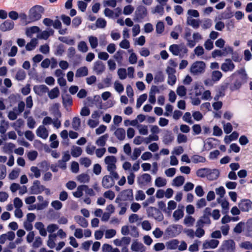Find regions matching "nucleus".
I'll return each mask as SVG.
<instances>
[{
    "label": "nucleus",
    "mask_w": 252,
    "mask_h": 252,
    "mask_svg": "<svg viewBox=\"0 0 252 252\" xmlns=\"http://www.w3.org/2000/svg\"><path fill=\"white\" fill-rule=\"evenodd\" d=\"M231 78L234 80V82L229 87L232 92L239 90L242 85L247 82L248 77L244 68H242L232 74Z\"/></svg>",
    "instance_id": "f257e3e1"
},
{
    "label": "nucleus",
    "mask_w": 252,
    "mask_h": 252,
    "mask_svg": "<svg viewBox=\"0 0 252 252\" xmlns=\"http://www.w3.org/2000/svg\"><path fill=\"white\" fill-rule=\"evenodd\" d=\"M133 199V191L132 189H125L121 191L117 197L115 202L118 203V206L121 207L122 205H126V203L121 202L122 201L132 200Z\"/></svg>",
    "instance_id": "f03ea898"
},
{
    "label": "nucleus",
    "mask_w": 252,
    "mask_h": 252,
    "mask_svg": "<svg viewBox=\"0 0 252 252\" xmlns=\"http://www.w3.org/2000/svg\"><path fill=\"white\" fill-rule=\"evenodd\" d=\"M169 50L174 56H179L180 58H183L184 55L188 52V48L184 43L181 44H172L170 46Z\"/></svg>",
    "instance_id": "7ed1b4c3"
},
{
    "label": "nucleus",
    "mask_w": 252,
    "mask_h": 252,
    "mask_svg": "<svg viewBox=\"0 0 252 252\" xmlns=\"http://www.w3.org/2000/svg\"><path fill=\"white\" fill-rule=\"evenodd\" d=\"M148 15L147 8L143 5H139L135 11L133 20L136 22L141 23L148 17Z\"/></svg>",
    "instance_id": "20e7f679"
},
{
    "label": "nucleus",
    "mask_w": 252,
    "mask_h": 252,
    "mask_svg": "<svg viewBox=\"0 0 252 252\" xmlns=\"http://www.w3.org/2000/svg\"><path fill=\"white\" fill-rule=\"evenodd\" d=\"M44 8L42 6L36 5L32 7L30 10L29 18L31 21H36L41 17V13L43 12Z\"/></svg>",
    "instance_id": "39448f33"
},
{
    "label": "nucleus",
    "mask_w": 252,
    "mask_h": 252,
    "mask_svg": "<svg viewBox=\"0 0 252 252\" xmlns=\"http://www.w3.org/2000/svg\"><path fill=\"white\" fill-rule=\"evenodd\" d=\"M146 211L149 217H152L158 221H161L164 219L162 212L156 207H149L147 208Z\"/></svg>",
    "instance_id": "423d86ee"
},
{
    "label": "nucleus",
    "mask_w": 252,
    "mask_h": 252,
    "mask_svg": "<svg viewBox=\"0 0 252 252\" xmlns=\"http://www.w3.org/2000/svg\"><path fill=\"white\" fill-rule=\"evenodd\" d=\"M205 63L204 62L197 61L191 65V71L195 74L203 73L205 71Z\"/></svg>",
    "instance_id": "0eeeda50"
},
{
    "label": "nucleus",
    "mask_w": 252,
    "mask_h": 252,
    "mask_svg": "<svg viewBox=\"0 0 252 252\" xmlns=\"http://www.w3.org/2000/svg\"><path fill=\"white\" fill-rule=\"evenodd\" d=\"M182 226L181 225H174L172 226L168 227L166 229V233L168 236L174 237L181 232Z\"/></svg>",
    "instance_id": "6e6552de"
},
{
    "label": "nucleus",
    "mask_w": 252,
    "mask_h": 252,
    "mask_svg": "<svg viewBox=\"0 0 252 252\" xmlns=\"http://www.w3.org/2000/svg\"><path fill=\"white\" fill-rule=\"evenodd\" d=\"M45 187L40 185V182L38 180H35L33 182V185L31 187V193L33 194H38L41 193L44 189Z\"/></svg>",
    "instance_id": "1a4fd4ad"
},
{
    "label": "nucleus",
    "mask_w": 252,
    "mask_h": 252,
    "mask_svg": "<svg viewBox=\"0 0 252 252\" xmlns=\"http://www.w3.org/2000/svg\"><path fill=\"white\" fill-rule=\"evenodd\" d=\"M238 207L242 212H248L252 209V201L250 199H242L239 203Z\"/></svg>",
    "instance_id": "9d476101"
},
{
    "label": "nucleus",
    "mask_w": 252,
    "mask_h": 252,
    "mask_svg": "<svg viewBox=\"0 0 252 252\" xmlns=\"http://www.w3.org/2000/svg\"><path fill=\"white\" fill-rule=\"evenodd\" d=\"M115 184L114 180L110 175L104 176L102 180V185L105 189H109Z\"/></svg>",
    "instance_id": "9b49d317"
},
{
    "label": "nucleus",
    "mask_w": 252,
    "mask_h": 252,
    "mask_svg": "<svg viewBox=\"0 0 252 252\" xmlns=\"http://www.w3.org/2000/svg\"><path fill=\"white\" fill-rule=\"evenodd\" d=\"M235 68V65L230 59H226L225 62L222 63L221 65V69L226 72L229 71H232Z\"/></svg>",
    "instance_id": "f8f14e48"
},
{
    "label": "nucleus",
    "mask_w": 252,
    "mask_h": 252,
    "mask_svg": "<svg viewBox=\"0 0 252 252\" xmlns=\"http://www.w3.org/2000/svg\"><path fill=\"white\" fill-rule=\"evenodd\" d=\"M151 180V175L148 173H144L140 177H138L137 183L141 187L142 186H145L146 183H150Z\"/></svg>",
    "instance_id": "ddd939ff"
},
{
    "label": "nucleus",
    "mask_w": 252,
    "mask_h": 252,
    "mask_svg": "<svg viewBox=\"0 0 252 252\" xmlns=\"http://www.w3.org/2000/svg\"><path fill=\"white\" fill-rule=\"evenodd\" d=\"M14 26V23L13 21L7 20L0 25V30L2 32L10 31L13 29Z\"/></svg>",
    "instance_id": "4468645a"
},
{
    "label": "nucleus",
    "mask_w": 252,
    "mask_h": 252,
    "mask_svg": "<svg viewBox=\"0 0 252 252\" xmlns=\"http://www.w3.org/2000/svg\"><path fill=\"white\" fill-rule=\"evenodd\" d=\"M34 93L40 96L49 92V88L45 85H36L33 87Z\"/></svg>",
    "instance_id": "2eb2a0df"
},
{
    "label": "nucleus",
    "mask_w": 252,
    "mask_h": 252,
    "mask_svg": "<svg viewBox=\"0 0 252 252\" xmlns=\"http://www.w3.org/2000/svg\"><path fill=\"white\" fill-rule=\"evenodd\" d=\"M220 171L217 169H208L207 178L210 181L217 180L220 176Z\"/></svg>",
    "instance_id": "dca6fc26"
},
{
    "label": "nucleus",
    "mask_w": 252,
    "mask_h": 252,
    "mask_svg": "<svg viewBox=\"0 0 252 252\" xmlns=\"http://www.w3.org/2000/svg\"><path fill=\"white\" fill-rule=\"evenodd\" d=\"M219 244V241L217 240L212 239L209 241H206L203 244V248L207 249L209 248L215 249L217 248Z\"/></svg>",
    "instance_id": "f3484780"
},
{
    "label": "nucleus",
    "mask_w": 252,
    "mask_h": 252,
    "mask_svg": "<svg viewBox=\"0 0 252 252\" xmlns=\"http://www.w3.org/2000/svg\"><path fill=\"white\" fill-rule=\"evenodd\" d=\"M211 221L210 219V217L203 215L197 221V226L199 227H203L204 224L210 225Z\"/></svg>",
    "instance_id": "a211bd4d"
},
{
    "label": "nucleus",
    "mask_w": 252,
    "mask_h": 252,
    "mask_svg": "<svg viewBox=\"0 0 252 252\" xmlns=\"http://www.w3.org/2000/svg\"><path fill=\"white\" fill-rule=\"evenodd\" d=\"M174 139V135L171 131L166 130L163 137V142L168 145L171 143Z\"/></svg>",
    "instance_id": "6ab92c4d"
},
{
    "label": "nucleus",
    "mask_w": 252,
    "mask_h": 252,
    "mask_svg": "<svg viewBox=\"0 0 252 252\" xmlns=\"http://www.w3.org/2000/svg\"><path fill=\"white\" fill-rule=\"evenodd\" d=\"M36 134L38 137L46 139L48 136L46 128L43 126H39L36 129Z\"/></svg>",
    "instance_id": "aec40b11"
},
{
    "label": "nucleus",
    "mask_w": 252,
    "mask_h": 252,
    "mask_svg": "<svg viewBox=\"0 0 252 252\" xmlns=\"http://www.w3.org/2000/svg\"><path fill=\"white\" fill-rule=\"evenodd\" d=\"M131 249L134 252H144L145 251V248L144 246L141 243L137 241H134L131 246Z\"/></svg>",
    "instance_id": "412c9836"
},
{
    "label": "nucleus",
    "mask_w": 252,
    "mask_h": 252,
    "mask_svg": "<svg viewBox=\"0 0 252 252\" xmlns=\"http://www.w3.org/2000/svg\"><path fill=\"white\" fill-rule=\"evenodd\" d=\"M94 68L97 74H100L104 71L105 66L101 61H98L94 63Z\"/></svg>",
    "instance_id": "4be33fe9"
},
{
    "label": "nucleus",
    "mask_w": 252,
    "mask_h": 252,
    "mask_svg": "<svg viewBox=\"0 0 252 252\" xmlns=\"http://www.w3.org/2000/svg\"><path fill=\"white\" fill-rule=\"evenodd\" d=\"M114 135L118 140L122 141L126 138V131L123 128H117L114 132Z\"/></svg>",
    "instance_id": "5701e85b"
},
{
    "label": "nucleus",
    "mask_w": 252,
    "mask_h": 252,
    "mask_svg": "<svg viewBox=\"0 0 252 252\" xmlns=\"http://www.w3.org/2000/svg\"><path fill=\"white\" fill-rule=\"evenodd\" d=\"M88 74V69L86 66H82L78 68L75 73L76 77L86 76Z\"/></svg>",
    "instance_id": "b1692460"
},
{
    "label": "nucleus",
    "mask_w": 252,
    "mask_h": 252,
    "mask_svg": "<svg viewBox=\"0 0 252 252\" xmlns=\"http://www.w3.org/2000/svg\"><path fill=\"white\" fill-rule=\"evenodd\" d=\"M109 137V135L106 133L99 137L96 141L95 144L99 146L103 147L106 144V142Z\"/></svg>",
    "instance_id": "393cba45"
},
{
    "label": "nucleus",
    "mask_w": 252,
    "mask_h": 252,
    "mask_svg": "<svg viewBox=\"0 0 252 252\" xmlns=\"http://www.w3.org/2000/svg\"><path fill=\"white\" fill-rule=\"evenodd\" d=\"M75 220L77 223H78L81 226L84 228L87 227L88 225V222L87 220L82 216H75Z\"/></svg>",
    "instance_id": "a878e982"
},
{
    "label": "nucleus",
    "mask_w": 252,
    "mask_h": 252,
    "mask_svg": "<svg viewBox=\"0 0 252 252\" xmlns=\"http://www.w3.org/2000/svg\"><path fill=\"white\" fill-rule=\"evenodd\" d=\"M179 242L177 239L171 240L166 243V246L168 249L175 250L177 248Z\"/></svg>",
    "instance_id": "bb28decb"
},
{
    "label": "nucleus",
    "mask_w": 252,
    "mask_h": 252,
    "mask_svg": "<svg viewBox=\"0 0 252 252\" xmlns=\"http://www.w3.org/2000/svg\"><path fill=\"white\" fill-rule=\"evenodd\" d=\"M37 40L36 38H32L31 41L26 45V49L27 51H32L35 48L37 44Z\"/></svg>",
    "instance_id": "cd10ccee"
},
{
    "label": "nucleus",
    "mask_w": 252,
    "mask_h": 252,
    "mask_svg": "<svg viewBox=\"0 0 252 252\" xmlns=\"http://www.w3.org/2000/svg\"><path fill=\"white\" fill-rule=\"evenodd\" d=\"M82 153L81 148L78 146H73V149L71 150V154L72 157L77 158L79 157Z\"/></svg>",
    "instance_id": "c85d7f7f"
},
{
    "label": "nucleus",
    "mask_w": 252,
    "mask_h": 252,
    "mask_svg": "<svg viewBox=\"0 0 252 252\" xmlns=\"http://www.w3.org/2000/svg\"><path fill=\"white\" fill-rule=\"evenodd\" d=\"M60 94V91L58 87H55L51 90L48 93L49 97L50 99H54L58 97Z\"/></svg>",
    "instance_id": "c756f323"
},
{
    "label": "nucleus",
    "mask_w": 252,
    "mask_h": 252,
    "mask_svg": "<svg viewBox=\"0 0 252 252\" xmlns=\"http://www.w3.org/2000/svg\"><path fill=\"white\" fill-rule=\"evenodd\" d=\"M56 237L57 235L56 234H50L49 235V239L47 241V245L50 248L53 249L55 247V243L54 242V240Z\"/></svg>",
    "instance_id": "7c9ffc66"
},
{
    "label": "nucleus",
    "mask_w": 252,
    "mask_h": 252,
    "mask_svg": "<svg viewBox=\"0 0 252 252\" xmlns=\"http://www.w3.org/2000/svg\"><path fill=\"white\" fill-rule=\"evenodd\" d=\"M87 188V185H81L77 187L76 191L74 192L73 194L74 196L77 198H79L83 195V191L84 190V188Z\"/></svg>",
    "instance_id": "2f4dec72"
},
{
    "label": "nucleus",
    "mask_w": 252,
    "mask_h": 252,
    "mask_svg": "<svg viewBox=\"0 0 252 252\" xmlns=\"http://www.w3.org/2000/svg\"><path fill=\"white\" fill-rule=\"evenodd\" d=\"M192 161L194 163H197L199 162H205L206 161V158L204 157L194 155L191 157Z\"/></svg>",
    "instance_id": "473e14b6"
},
{
    "label": "nucleus",
    "mask_w": 252,
    "mask_h": 252,
    "mask_svg": "<svg viewBox=\"0 0 252 252\" xmlns=\"http://www.w3.org/2000/svg\"><path fill=\"white\" fill-rule=\"evenodd\" d=\"M173 185L177 187H180L183 185L185 182V178L182 176L176 177L173 180Z\"/></svg>",
    "instance_id": "72a5a7b5"
},
{
    "label": "nucleus",
    "mask_w": 252,
    "mask_h": 252,
    "mask_svg": "<svg viewBox=\"0 0 252 252\" xmlns=\"http://www.w3.org/2000/svg\"><path fill=\"white\" fill-rule=\"evenodd\" d=\"M208 168H202L196 171L197 176L200 178L207 177L208 173Z\"/></svg>",
    "instance_id": "f704fd0d"
},
{
    "label": "nucleus",
    "mask_w": 252,
    "mask_h": 252,
    "mask_svg": "<svg viewBox=\"0 0 252 252\" xmlns=\"http://www.w3.org/2000/svg\"><path fill=\"white\" fill-rule=\"evenodd\" d=\"M164 80V75L161 71H158L155 76L154 82L156 84L163 82Z\"/></svg>",
    "instance_id": "c9c22d12"
},
{
    "label": "nucleus",
    "mask_w": 252,
    "mask_h": 252,
    "mask_svg": "<svg viewBox=\"0 0 252 252\" xmlns=\"http://www.w3.org/2000/svg\"><path fill=\"white\" fill-rule=\"evenodd\" d=\"M63 103L64 105L68 104L69 106H71L73 103L72 97L69 94L63 96Z\"/></svg>",
    "instance_id": "e433bc0d"
},
{
    "label": "nucleus",
    "mask_w": 252,
    "mask_h": 252,
    "mask_svg": "<svg viewBox=\"0 0 252 252\" xmlns=\"http://www.w3.org/2000/svg\"><path fill=\"white\" fill-rule=\"evenodd\" d=\"M72 127L75 130L79 129L81 126V121L80 118L77 117H75L73 118L72 123Z\"/></svg>",
    "instance_id": "4c0bfd02"
},
{
    "label": "nucleus",
    "mask_w": 252,
    "mask_h": 252,
    "mask_svg": "<svg viewBox=\"0 0 252 252\" xmlns=\"http://www.w3.org/2000/svg\"><path fill=\"white\" fill-rule=\"evenodd\" d=\"M221 72L218 70H215L212 72V79L214 81H218L222 77Z\"/></svg>",
    "instance_id": "58836bf2"
},
{
    "label": "nucleus",
    "mask_w": 252,
    "mask_h": 252,
    "mask_svg": "<svg viewBox=\"0 0 252 252\" xmlns=\"http://www.w3.org/2000/svg\"><path fill=\"white\" fill-rule=\"evenodd\" d=\"M147 98V95L146 94H141L139 98L137 99L136 107L139 108L141 107L143 103L146 101Z\"/></svg>",
    "instance_id": "ea45409f"
},
{
    "label": "nucleus",
    "mask_w": 252,
    "mask_h": 252,
    "mask_svg": "<svg viewBox=\"0 0 252 252\" xmlns=\"http://www.w3.org/2000/svg\"><path fill=\"white\" fill-rule=\"evenodd\" d=\"M89 41L90 42L91 47L93 49L95 48L98 45V40L97 38L93 36H90L89 37Z\"/></svg>",
    "instance_id": "a19ab883"
},
{
    "label": "nucleus",
    "mask_w": 252,
    "mask_h": 252,
    "mask_svg": "<svg viewBox=\"0 0 252 252\" xmlns=\"http://www.w3.org/2000/svg\"><path fill=\"white\" fill-rule=\"evenodd\" d=\"M8 126V122H6L5 120H1L0 125V133L4 134L6 131L7 128Z\"/></svg>",
    "instance_id": "79ce46f5"
},
{
    "label": "nucleus",
    "mask_w": 252,
    "mask_h": 252,
    "mask_svg": "<svg viewBox=\"0 0 252 252\" xmlns=\"http://www.w3.org/2000/svg\"><path fill=\"white\" fill-rule=\"evenodd\" d=\"M187 23L195 29H198L199 27V21L194 19H188Z\"/></svg>",
    "instance_id": "37998d69"
},
{
    "label": "nucleus",
    "mask_w": 252,
    "mask_h": 252,
    "mask_svg": "<svg viewBox=\"0 0 252 252\" xmlns=\"http://www.w3.org/2000/svg\"><path fill=\"white\" fill-rule=\"evenodd\" d=\"M173 216L175 220H178L184 216V212L181 209H178L174 211L173 214Z\"/></svg>",
    "instance_id": "c03bdc74"
},
{
    "label": "nucleus",
    "mask_w": 252,
    "mask_h": 252,
    "mask_svg": "<svg viewBox=\"0 0 252 252\" xmlns=\"http://www.w3.org/2000/svg\"><path fill=\"white\" fill-rule=\"evenodd\" d=\"M225 246L227 250L234 251L235 248V243L232 239H229L225 241Z\"/></svg>",
    "instance_id": "a18cd8bd"
},
{
    "label": "nucleus",
    "mask_w": 252,
    "mask_h": 252,
    "mask_svg": "<svg viewBox=\"0 0 252 252\" xmlns=\"http://www.w3.org/2000/svg\"><path fill=\"white\" fill-rule=\"evenodd\" d=\"M166 181L165 179L161 177H158L155 180V185L158 187H162L165 186Z\"/></svg>",
    "instance_id": "49530a36"
},
{
    "label": "nucleus",
    "mask_w": 252,
    "mask_h": 252,
    "mask_svg": "<svg viewBox=\"0 0 252 252\" xmlns=\"http://www.w3.org/2000/svg\"><path fill=\"white\" fill-rule=\"evenodd\" d=\"M177 94L181 97L184 96L187 94V89L184 86H180L177 89Z\"/></svg>",
    "instance_id": "de8ad7c7"
},
{
    "label": "nucleus",
    "mask_w": 252,
    "mask_h": 252,
    "mask_svg": "<svg viewBox=\"0 0 252 252\" xmlns=\"http://www.w3.org/2000/svg\"><path fill=\"white\" fill-rule=\"evenodd\" d=\"M106 24V20L101 18H98L95 23L96 27L98 28H104Z\"/></svg>",
    "instance_id": "09e8293b"
},
{
    "label": "nucleus",
    "mask_w": 252,
    "mask_h": 252,
    "mask_svg": "<svg viewBox=\"0 0 252 252\" xmlns=\"http://www.w3.org/2000/svg\"><path fill=\"white\" fill-rule=\"evenodd\" d=\"M228 85L229 83H224V84L221 85L219 89L218 94H219V95H221V96H224L225 92L226 90V89L228 88Z\"/></svg>",
    "instance_id": "8fccbe9b"
},
{
    "label": "nucleus",
    "mask_w": 252,
    "mask_h": 252,
    "mask_svg": "<svg viewBox=\"0 0 252 252\" xmlns=\"http://www.w3.org/2000/svg\"><path fill=\"white\" fill-rule=\"evenodd\" d=\"M26 77V74L24 70L22 69L19 70L16 74V78L18 80L22 81L25 79Z\"/></svg>",
    "instance_id": "3c124183"
},
{
    "label": "nucleus",
    "mask_w": 252,
    "mask_h": 252,
    "mask_svg": "<svg viewBox=\"0 0 252 252\" xmlns=\"http://www.w3.org/2000/svg\"><path fill=\"white\" fill-rule=\"evenodd\" d=\"M90 179V176L87 174H82L78 177V180L81 183H88L89 182Z\"/></svg>",
    "instance_id": "603ef678"
},
{
    "label": "nucleus",
    "mask_w": 252,
    "mask_h": 252,
    "mask_svg": "<svg viewBox=\"0 0 252 252\" xmlns=\"http://www.w3.org/2000/svg\"><path fill=\"white\" fill-rule=\"evenodd\" d=\"M233 16V13L230 11H225L221 13L220 14V19H228L232 18Z\"/></svg>",
    "instance_id": "864d4df0"
},
{
    "label": "nucleus",
    "mask_w": 252,
    "mask_h": 252,
    "mask_svg": "<svg viewBox=\"0 0 252 252\" xmlns=\"http://www.w3.org/2000/svg\"><path fill=\"white\" fill-rule=\"evenodd\" d=\"M78 48L80 51L83 53L86 52L88 50V48L86 42L83 41H80L79 43Z\"/></svg>",
    "instance_id": "5fc2aeb1"
},
{
    "label": "nucleus",
    "mask_w": 252,
    "mask_h": 252,
    "mask_svg": "<svg viewBox=\"0 0 252 252\" xmlns=\"http://www.w3.org/2000/svg\"><path fill=\"white\" fill-rule=\"evenodd\" d=\"M82 23V18L80 16H76L74 17L72 22V25L73 27L75 28H78Z\"/></svg>",
    "instance_id": "6e6d98bb"
},
{
    "label": "nucleus",
    "mask_w": 252,
    "mask_h": 252,
    "mask_svg": "<svg viewBox=\"0 0 252 252\" xmlns=\"http://www.w3.org/2000/svg\"><path fill=\"white\" fill-rule=\"evenodd\" d=\"M6 175V167L4 164H0V180L4 179Z\"/></svg>",
    "instance_id": "4d7b16f0"
},
{
    "label": "nucleus",
    "mask_w": 252,
    "mask_h": 252,
    "mask_svg": "<svg viewBox=\"0 0 252 252\" xmlns=\"http://www.w3.org/2000/svg\"><path fill=\"white\" fill-rule=\"evenodd\" d=\"M164 30V25L163 22L159 21L156 25V32L158 33H161Z\"/></svg>",
    "instance_id": "13d9d810"
},
{
    "label": "nucleus",
    "mask_w": 252,
    "mask_h": 252,
    "mask_svg": "<svg viewBox=\"0 0 252 252\" xmlns=\"http://www.w3.org/2000/svg\"><path fill=\"white\" fill-rule=\"evenodd\" d=\"M133 10V7L131 5H128L124 7L123 13L126 15H128L131 14Z\"/></svg>",
    "instance_id": "bf43d9fd"
},
{
    "label": "nucleus",
    "mask_w": 252,
    "mask_h": 252,
    "mask_svg": "<svg viewBox=\"0 0 252 252\" xmlns=\"http://www.w3.org/2000/svg\"><path fill=\"white\" fill-rule=\"evenodd\" d=\"M64 52V47L62 44L59 45L56 48L55 54L58 56H62Z\"/></svg>",
    "instance_id": "052dcab7"
},
{
    "label": "nucleus",
    "mask_w": 252,
    "mask_h": 252,
    "mask_svg": "<svg viewBox=\"0 0 252 252\" xmlns=\"http://www.w3.org/2000/svg\"><path fill=\"white\" fill-rule=\"evenodd\" d=\"M15 147V144L12 143H8L6 144L3 147L4 151L5 152H9L12 153L13 149Z\"/></svg>",
    "instance_id": "680f3d73"
},
{
    "label": "nucleus",
    "mask_w": 252,
    "mask_h": 252,
    "mask_svg": "<svg viewBox=\"0 0 252 252\" xmlns=\"http://www.w3.org/2000/svg\"><path fill=\"white\" fill-rule=\"evenodd\" d=\"M104 161L106 164H109L116 163L117 159L114 156H108L105 157Z\"/></svg>",
    "instance_id": "e2e57ef3"
},
{
    "label": "nucleus",
    "mask_w": 252,
    "mask_h": 252,
    "mask_svg": "<svg viewBox=\"0 0 252 252\" xmlns=\"http://www.w3.org/2000/svg\"><path fill=\"white\" fill-rule=\"evenodd\" d=\"M54 106L56 107V108L54 109L53 111V114L56 118V119H59L62 116V114L59 109V104L55 103Z\"/></svg>",
    "instance_id": "0e129e2a"
},
{
    "label": "nucleus",
    "mask_w": 252,
    "mask_h": 252,
    "mask_svg": "<svg viewBox=\"0 0 252 252\" xmlns=\"http://www.w3.org/2000/svg\"><path fill=\"white\" fill-rule=\"evenodd\" d=\"M116 231L115 229H111L107 230L105 232V238L107 239H110L115 236Z\"/></svg>",
    "instance_id": "69168bd1"
},
{
    "label": "nucleus",
    "mask_w": 252,
    "mask_h": 252,
    "mask_svg": "<svg viewBox=\"0 0 252 252\" xmlns=\"http://www.w3.org/2000/svg\"><path fill=\"white\" fill-rule=\"evenodd\" d=\"M118 74L120 79H125L127 75L126 69L125 68H119L118 70Z\"/></svg>",
    "instance_id": "338daca9"
},
{
    "label": "nucleus",
    "mask_w": 252,
    "mask_h": 252,
    "mask_svg": "<svg viewBox=\"0 0 252 252\" xmlns=\"http://www.w3.org/2000/svg\"><path fill=\"white\" fill-rule=\"evenodd\" d=\"M240 247L242 248H244L246 250H252V243H251L250 241H245L242 242Z\"/></svg>",
    "instance_id": "774afa93"
}]
</instances>
